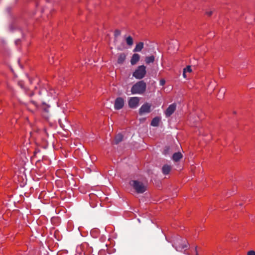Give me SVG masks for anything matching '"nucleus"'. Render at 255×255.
<instances>
[{
    "label": "nucleus",
    "mask_w": 255,
    "mask_h": 255,
    "mask_svg": "<svg viewBox=\"0 0 255 255\" xmlns=\"http://www.w3.org/2000/svg\"><path fill=\"white\" fill-rule=\"evenodd\" d=\"M45 90H42V91H39V95L40 96V98L38 99V100L37 101H34V100H31V102L36 107H38L39 105L40 104H42V108L44 111V112L45 113V115H44V117L46 118H48V117H49V109L50 108V106L48 105H47L45 102V98H44V97L42 96L43 95V93H45Z\"/></svg>",
    "instance_id": "1"
},
{
    "label": "nucleus",
    "mask_w": 255,
    "mask_h": 255,
    "mask_svg": "<svg viewBox=\"0 0 255 255\" xmlns=\"http://www.w3.org/2000/svg\"><path fill=\"white\" fill-rule=\"evenodd\" d=\"M146 83L142 80L134 84L131 89V92L132 94H142L146 90Z\"/></svg>",
    "instance_id": "2"
},
{
    "label": "nucleus",
    "mask_w": 255,
    "mask_h": 255,
    "mask_svg": "<svg viewBox=\"0 0 255 255\" xmlns=\"http://www.w3.org/2000/svg\"><path fill=\"white\" fill-rule=\"evenodd\" d=\"M130 184L137 193H143L146 190V187L143 183L137 180H132L130 181Z\"/></svg>",
    "instance_id": "3"
},
{
    "label": "nucleus",
    "mask_w": 255,
    "mask_h": 255,
    "mask_svg": "<svg viewBox=\"0 0 255 255\" xmlns=\"http://www.w3.org/2000/svg\"><path fill=\"white\" fill-rule=\"evenodd\" d=\"M146 73V67L144 65L139 66L133 73V76L137 79H141Z\"/></svg>",
    "instance_id": "4"
},
{
    "label": "nucleus",
    "mask_w": 255,
    "mask_h": 255,
    "mask_svg": "<svg viewBox=\"0 0 255 255\" xmlns=\"http://www.w3.org/2000/svg\"><path fill=\"white\" fill-rule=\"evenodd\" d=\"M151 105L148 103L143 104L139 109V114L142 116L145 114L149 113L151 112Z\"/></svg>",
    "instance_id": "5"
},
{
    "label": "nucleus",
    "mask_w": 255,
    "mask_h": 255,
    "mask_svg": "<svg viewBox=\"0 0 255 255\" xmlns=\"http://www.w3.org/2000/svg\"><path fill=\"white\" fill-rule=\"evenodd\" d=\"M139 102V98L138 97H131L128 100V106L130 108L134 109L138 106Z\"/></svg>",
    "instance_id": "6"
},
{
    "label": "nucleus",
    "mask_w": 255,
    "mask_h": 255,
    "mask_svg": "<svg viewBox=\"0 0 255 255\" xmlns=\"http://www.w3.org/2000/svg\"><path fill=\"white\" fill-rule=\"evenodd\" d=\"M124 106V100L121 97L117 98L115 102L114 107L116 110H120Z\"/></svg>",
    "instance_id": "7"
},
{
    "label": "nucleus",
    "mask_w": 255,
    "mask_h": 255,
    "mask_svg": "<svg viewBox=\"0 0 255 255\" xmlns=\"http://www.w3.org/2000/svg\"><path fill=\"white\" fill-rule=\"evenodd\" d=\"M176 108V105L175 103L172 104L170 105H169L165 112L166 117H170L175 112Z\"/></svg>",
    "instance_id": "8"
},
{
    "label": "nucleus",
    "mask_w": 255,
    "mask_h": 255,
    "mask_svg": "<svg viewBox=\"0 0 255 255\" xmlns=\"http://www.w3.org/2000/svg\"><path fill=\"white\" fill-rule=\"evenodd\" d=\"M140 59V56L139 54L135 53L133 54L130 59V63L132 65H135Z\"/></svg>",
    "instance_id": "9"
},
{
    "label": "nucleus",
    "mask_w": 255,
    "mask_h": 255,
    "mask_svg": "<svg viewBox=\"0 0 255 255\" xmlns=\"http://www.w3.org/2000/svg\"><path fill=\"white\" fill-rule=\"evenodd\" d=\"M127 55L124 53H120L118 58L117 62L119 64H122L126 60Z\"/></svg>",
    "instance_id": "10"
},
{
    "label": "nucleus",
    "mask_w": 255,
    "mask_h": 255,
    "mask_svg": "<svg viewBox=\"0 0 255 255\" xmlns=\"http://www.w3.org/2000/svg\"><path fill=\"white\" fill-rule=\"evenodd\" d=\"M171 170V166L170 165L165 164L164 165L162 168V172L163 174L167 175L169 173Z\"/></svg>",
    "instance_id": "11"
},
{
    "label": "nucleus",
    "mask_w": 255,
    "mask_h": 255,
    "mask_svg": "<svg viewBox=\"0 0 255 255\" xmlns=\"http://www.w3.org/2000/svg\"><path fill=\"white\" fill-rule=\"evenodd\" d=\"M144 43L142 42H138L135 45V47H134V49L133 50V51L134 52H140L141 51L142 48H143Z\"/></svg>",
    "instance_id": "12"
},
{
    "label": "nucleus",
    "mask_w": 255,
    "mask_h": 255,
    "mask_svg": "<svg viewBox=\"0 0 255 255\" xmlns=\"http://www.w3.org/2000/svg\"><path fill=\"white\" fill-rule=\"evenodd\" d=\"M183 157L182 154L181 152H178L174 153L172 156V159L175 161L177 162L179 161Z\"/></svg>",
    "instance_id": "13"
},
{
    "label": "nucleus",
    "mask_w": 255,
    "mask_h": 255,
    "mask_svg": "<svg viewBox=\"0 0 255 255\" xmlns=\"http://www.w3.org/2000/svg\"><path fill=\"white\" fill-rule=\"evenodd\" d=\"M226 92V89L225 88L222 87L221 88L219 92V93L217 95L218 99H222L224 98L225 94Z\"/></svg>",
    "instance_id": "14"
},
{
    "label": "nucleus",
    "mask_w": 255,
    "mask_h": 255,
    "mask_svg": "<svg viewBox=\"0 0 255 255\" xmlns=\"http://www.w3.org/2000/svg\"><path fill=\"white\" fill-rule=\"evenodd\" d=\"M123 139V135L121 134H118L115 138L114 143L116 144H119L120 142H121Z\"/></svg>",
    "instance_id": "15"
},
{
    "label": "nucleus",
    "mask_w": 255,
    "mask_h": 255,
    "mask_svg": "<svg viewBox=\"0 0 255 255\" xmlns=\"http://www.w3.org/2000/svg\"><path fill=\"white\" fill-rule=\"evenodd\" d=\"M160 119L159 117L153 118L151 122V125L153 127H157L159 125Z\"/></svg>",
    "instance_id": "16"
},
{
    "label": "nucleus",
    "mask_w": 255,
    "mask_h": 255,
    "mask_svg": "<svg viewBox=\"0 0 255 255\" xmlns=\"http://www.w3.org/2000/svg\"><path fill=\"white\" fill-rule=\"evenodd\" d=\"M155 57L154 56L151 55L150 56H147L145 57V61L146 64H150L151 63H153L154 61Z\"/></svg>",
    "instance_id": "17"
},
{
    "label": "nucleus",
    "mask_w": 255,
    "mask_h": 255,
    "mask_svg": "<svg viewBox=\"0 0 255 255\" xmlns=\"http://www.w3.org/2000/svg\"><path fill=\"white\" fill-rule=\"evenodd\" d=\"M188 247L187 244L184 245H178L174 247L175 250L178 252H180L183 249L186 248Z\"/></svg>",
    "instance_id": "18"
},
{
    "label": "nucleus",
    "mask_w": 255,
    "mask_h": 255,
    "mask_svg": "<svg viewBox=\"0 0 255 255\" xmlns=\"http://www.w3.org/2000/svg\"><path fill=\"white\" fill-rule=\"evenodd\" d=\"M126 41L127 44L130 46L133 45V41L132 37L131 36H128L126 38Z\"/></svg>",
    "instance_id": "19"
},
{
    "label": "nucleus",
    "mask_w": 255,
    "mask_h": 255,
    "mask_svg": "<svg viewBox=\"0 0 255 255\" xmlns=\"http://www.w3.org/2000/svg\"><path fill=\"white\" fill-rule=\"evenodd\" d=\"M121 33V32L119 29H116L114 32L115 41L116 40V38L119 36Z\"/></svg>",
    "instance_id": "20"
},
{
    "label": "nucleus",
    "mask_w": 255,
    "mask_h": 255,
    "mask_svg": "<svg viewBox=\"0 0 255 255\" xmlns=\"http://www.w3.org/2000/svg\"><path fill=\"white\" fill-rule=\"evenodd\" d=\"M184 73L189 72L190 73L192 71L191 67L190 66H187L184 69Z\"/></svg>",
    "instance_id": "21"
},
{
    "label": "nucleus",
    "mask_w": 255,
    "mask_h": 255,
    "mask_svg": "<svg viewBox=\"0 0 255 255\" xmlns=\"http://www.w3.org/2000/svg\"><path fill=\"white\" fill-rule=\"evenodd\" d=\"M247 255H255V252L253 250L250 251L247 253Z\"/></svg>",
    "instance_id": "22"
},
{
    "label": "nucleus",
    "mask_w": 255,
    "mask_h": 255,
    "mask_svg": "<svg viewBox=\"0 0 255 255\" xmlns=\"http://www.w3.org/2000/svg\"><path fill=\"white\" fill-rule=\"evenodd\" d=\"M159 83L161 86H163L165 83V80L164 79H161L160 80Z\"/></svg>",
    "instance_id": "23"
},
{
    "label": "nucleus",
    "mask_w": 255,
    "mask_h": 255,
    "mask_svg": "<svg viewBox=\"0 0 255 255\" xmlns=\"http://www.w3.org/2000/svg\"><path fill=\"white\" fill-rule=\"evenodd\" d=\"M169 149H170V148L169 147H166L165 149H164V152H165L164 154H166V153H167Z\"/></svg>",
    "instance_id": "24"
},
{
    "label": "nucleus",
    "mask_w": 255,
    "mask_h": 255,
    "mask_svg": "<svg viewBox=\"0 0 255 255\" xmlns=\"http://www.w3.org/2000/svg\"><path fill=\"white\" fill-rule=\"evenodd\" d=\"M213 13V11H207L206 12V14L209 15V16H211L212 15Z\"/></svg>",
    "instance_id": "25"
},
{
    "label": "nucleus",
    "mask_w": 255,
    "mask_h": 255,
    "mask_svg": "<svg viewBox=\"0 0 255 255\" xmlns=\"http://www.w3.org/2000/svg\"><path fill=\"white\" fill-rule=\"evenodd\" d=\"M19 41H20V40L19 39L15 40V44H17L18 43V42H19Z\"/></svg>",
    "instance_id": "26"
},
{
    "label": "nucleus",
    "mask_w": 255,
    "mask_h": 255,
    "mask_svg": "<svg viewBox=\"0 0 255 255\" xmlns=\"http://www.w3.org/2000/svg\"><path fill=\"white\" fill-rule=\"evenodd\" d=\"M197 247H195V253H196V255H198V253H197Z\"/></svg>",
    "instance_id": "27"
},
{
    "label": "nucleus",
    "mask_w": 255,
    "mask_h": 255,
    "mask_svg": "<svg viewBox=\"0 0 255 255\" xmlns=\"http://www.w3.org/2000/svg\"><path fill=\"white\" fill-rule=\"evenodd\" d=\"M183 76L184 78H186V73H184V72L183 71Z\"/></svg>",
    "instance_id": "28"
},
{
    "label": "nucleus",
    "mask_w": 255,
    "mask_h": 255,
    "mask_svg": "<svg viewBox=\"0 0 255 255\" xmlns=\"http://www.w3.org/2000/svg\"><path fill=\"white\" fill-rule=\"evenodd\" d=\"M117 49L119 50H122V49L120 47H117Z\"/></svg>",
    "instance_id": "29"
},
{
    "label": "nucleus",
    "mask_w": 255,
    "mask_h": 255,
    "mask_svg": "<svg viewBox=\"0 0 255 255\" xmlns=\"http://www.w3.org/2000/svg\"><path fill=\"white\" fill-rule=\"evenodd\" d=\"M30 95V96H31L32 95H33V93H32V92H31V93L30 94V95Z\"/></svg>",
    "instance_id": "30"
}]
</instances>
